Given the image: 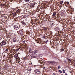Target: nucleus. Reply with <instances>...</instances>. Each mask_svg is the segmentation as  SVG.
Listing matches in <instances>:
<instances>
[{"mask_svg":"<svg viewBox=\"0 0 75 75\" xmlns=\"http://www.w3.org/2000/svg\"><path fill=\"white\" fill-rule=\"evenodd\" d=\"M56 14H57V12H54L53 13V14L52 15V16L53 17H54V16H55V15H56Z\"/></svg>","mask_w":75,"mask_h":75,"instance_id":"15","label":"nucleus"},{"mask_svg":"<svg viewBox=\"0 0 75 75\" xmlns=\"http://www.w3.org/2000/svg\"><path fill=\"white\" fill-rule=\"evenodd\" d=\"M67 60L68 61H70V62H71V59H69L68 58H67Z\"/></svg>","mask_w":75,"mask_h":75,"instance_id":"21","label":"nucleus"},{"mask_svg":"<svg viewBox=\"0 0 75 75\" xmlns=\"http://www.w3.org/2000/svg\"><path fill=\"white\" fill-rule=\"evenodd\" d=\"M54 30L57 31H59V28L58 27H57L54 29Z\"/></svg>","mask_w":75,"mask_h":75,"instance_id":"7","label":"nucleus"},{"mask_svg":"<svg viewBox=\"0 0 75 75\" xmlns=\"http://www.w3.org/2000/svg\"><path fill=\"white\" fill-rule=\"evenodd\" d=\"M32 49L31 48H30L29 49V52L30 53L31 52Z\"/></svg>","mask_w":75,"mask_h":75,"instance_id":"17","label":"nucleus"},{"mask_svg":"<svg viewBox=\"0 0 75 75\" xmlns=\"http://www.w3.org/2000/svg\"><path fill=\"white\" fill-rule=\"evenodd\" d=\"M41 39H40V38L38 39L37 41V43H38V44H39V43H40L41 42Z\"/></svg>","mask_w":75,"mask_h":75,"instance_id":"6","label":"nucleus"},{"mask_svg":"<svg viewBox=\"0 0 75 75\" xmlns=\"http://www.w3.org/2000/svg\"><path fill=\"white\" fill-rule=\"evenodd\" d=\"M6 44V42L5 40H3L2 41L0 44L1 46L5 45Z\"/></svg>","mask_w":75,"mask_h":75,"instance_id":"2","label":"nucleus"},{"mask_svg":"<svg viewBox=\"0 0 75 75\" xmlns=\"http://www.w3.org/2000/svg\"><path fill=\"white\" fill-rule=\"evenodd\" d=\"M19 11H20V9H18L16 11V13H18V12H19Z\"/></svg>","mask_w":75,"mask_h":75,"instance_id":"30","label":"nucleus"},{"mask_svg":"<svg viewBox=\"0 0 75 75\" xmlns=\"http://www.w3.org/2000/svg\"><path fill=\"white\" fill-rule=\"evenodd\" d=\"M14 29L16 30H19L20 29L18 28V27L17 25H15L14 26Z\"/></svg>","mask_w":75,"mask_h":75,"instance_id":"5","label":"nucleus"},{"mask_svg":"<svg viewBox=\"0 0 75 75\" xmlns=\"http://www.w3.org/2000/svg\"><path fill=\"white\" fill-rule=\"evenodd\" d=\"M58 72H60V73H62V71L61 70H59L58 71Z\"/></svg>","mask_w":75,"mask_h":75,"instance_id":"22","label":"nucleus"},{"mask_svg":"<svg viewBox=\"0 0 75 75\" xmlns=\"http://www.w3.org/2000/svg\"><path fill=\"white\" fill-rule=\"evenodd\" d=\"M27 58L26 57H25L24 58V59H26Z\"/></svg>","mask_w":75,"mask_h":75,"instance_id":"34","label":"nucleus"},{"mask_svg":"<svg viewBox=\"0 0 75 75\" xmlns=\"http://www.w3.org/2000/svg\"><path fill=\"white\" fill-rule=\"evenodd\" d=\"M60 67H61V66L60 65L58 66L57 69H59V68H60Z\"/></svg>","mask_w":75,"mask_h":75,"instance_id":"23","label":"nucleus"},{"mask_svg":"<svg viewBox=\"0 0 75 75\" xmlns=\"http://www.w3.org/2000/svg\"><path fill=\"white\" fill-rule=\"evenodd\" d=\"M14 57L16 58V59H18V54H16L14 56Z\"/></svg>","mask_w":75,"mask_h":75,"instance_id":"10","label":"nucleus"},{"mask_svg":"<svg viewBox=\"0 0 75 75\" xmlns=\"http://www.w3.org/2000/svg\"><path fill=\"white\" fill-rule=\"evenodd\" d=\"M27 45V44H25V46H26Z\"/></svg>","mask_w":75,"mask_h":75,"instance_id":"40","label":"nucleus"},{"mask_svg":"<svg viewBox=\"0 0 75 75\" xmlns=\"http://www.w3.org/2000/svg\"><path fill=\"white\" fill-rule=\"evenodd\" d=\"M43 29L44 30H47V28L45 27H44Z\"/></svg>","mask_w":75,"mask_h":75,"instance_id":"25","label":"nucleus"},{"mask_svg":"<svg viewBox=\"0 0 75 75\" xmlns=\"http://www.w3.org/2000/svg\"><path fill=\"white\" fill-rule=\"evenodd\" d=\"M60 51H61L62 52V51H64V49H60Z\"/></svg>","mask_w":75,"mask_h":75,"instance_id":"31","label":"nucleus"},{"mask_svg":"<svg viewBox=\"0 0 75 75\" xmlns=\"http://www.w3.org/2000/svg\"><path fill=\"white\" fill-rule=\"evenodd\" d=\"M44 64L45 63V61L44 60H41L40 61V64H42V63Z\"/></svg>","mask_w":75,"mask_h":75,"instance_id":"14","label":"nucleus"},{"mask_svg":"<svg viewBox=\"0 0 75 75\" xmlns=\"http://www.w3.org/2000/svg\"><path fill=\"white\" fill-rule=\"evenodd\" d=\"M47 62H48V63H49V64H51V63H52V62L51 61H47Z\"/></svg>","mask_w":75,"mask_h":75,"instance_id":"19","label":"nucleus"},{"mask_svg":"<svg viewBox=\"0 0 75 75\" xmlns=\"http://www.w3.org/2000/svg\"><path fill=\"white\" fill-rule=\"evenodd\" d=\"M23 18H26L25 17V16H23Z\"/></svg>","mask_w":75,"mask_h":75,"instance_id":"33","label":"nucleus"},{"mask_svg":"<svg viewBox=\"0 0 75 75\" xmlns=\"http://www.w3.org/2000/svg\"><path fill=\"white\" fill-rule=\"evenodd\" d=\"M65 3H66V4H69V2H68V1H67Z\"/></svg>","mask_w":75,"mask_h":75,"instance_id":"28","label":"nucleus"},{"mask_svg":"<svg viewBox=\"0 0 75 75\" xmlns=\"http://www.w3.org/2000/svg\"><path fill=\"white\" fill-rule=\"evenodd\" d=\"M45 35H47V34L45 33L44 35V36H43L42 38H45V37H46L47 36V35L46 36Z\"/></svg>","mask_w":75,"mask_h":75,"instance_id":"16","label":"nucleus"},{"mask_svg":"<svg viewBox=\"0 0 75 75\" xmlns=\"http://www.w3.org/2000/svg\"><path fill=\"white\" fill-rule=\"evenodd\" d=\"M38 52V51L37 50H35L33 52V53L34 54H37Z\"/></svg>","mask_w":75,"mask_h":75,"instance_id":"13","label":"nucleus"},{"mask_svg":"<svg viewBox=\"0 0 75 75\" xmlns=\"http://www.w3.org/2000/svg\"><path fill=\"white\" fill-rule=\"evenodd\" d=\"M34 72L36 74H40V70L38 69H36L34 71Z\"/></svg>","mask_w":75,"mask_h":75,"instance_id":"3","label":"nucleus"},{"mask_svg":"<svg viewBox=\"0 0 75 75\" xmlns=\"http://www.w3.org/2000/svg\"><path fill=\"white\" fill-rule=\"evenodd\" d=\"M1 40H2V38H0V41H1Z\"/></svg>","mask_w":75,"mask_h":75,"instance_id":"37","label":"nucleus"},{"mask_svg":"<svg viewBox=\"0 0 75 75\" xmlns=\"http://www.w3.org/2000/svg\"><path fill=\"white\" fill-rule=\"evenodd\" d=\"M39 62H40V63H41V60H39L38 61Z\"/></svg>","mask_w":75,"mask_h":75,"instance_id":"35","label":"nucleus"},{"mask_svg":"<svg viewBox=\"0 0 75 75\" xmlns=\"http://www.w3.org/2000/svg\"><path fill=\"white\" fill-rule=\"evenodd\" d=\"M49 41L48 40H47L45 41V43L46 44H47V42H48Z\"/></svg>","mask_w":75,"mask_h":75,"instance_id":"27","label":"nucleus"},{"mask_svg":"<svg viewBox=\"0 0 75 75\" xmlns=\"http://www.w3.org/2000/svg\"><path fill=\"white\" fill-rule=\"evenodd\" d=\"M62 71H63V74H64V73H65V71L64 69H63Z\"/></svg>","mask_w":75,"mask_h":75,"instance_id":"24","label":"nucleus"},{"mask_svg":"<svg viewBox=\"0 0 75 75\" xmlns=\"http://www.w3.org/2000/svg\"><path fill=\"white\" fill-rule=\"evenodd\" d=\"M26 21H27V20H24L21 21V23L23 24V25H25L26 24Z\"/></svg>","mask_w":75,"mask_h":75,"instance_id":"4","label":"nucleus"},{"mask_svg":"<svg viewBox=\"0 0 75 75\" xmlns=\"http://www.w3.org/2000/svg\"><path fill=\"white\" fill-rule=\"evenodd\" d=\"M28 71H31V70H28Z\"/></svg>","mask_w":75,"mask_h":75,"instance_id":"38","label":"nucleus"},{"mask_svg":"<svg viewBox=\"0 0 75 75\" xmlns=\"http://www.w3.org/2000/svg\"><path fill=\"white\" fill-rule=\"evenodd\" d=\"M4 5H5V4H2L0 5V6L2 7H3V6H4Z\"/></svg>","mask_w":75,"mask_h":75,"instance_id":"18","label":"nucleus"},{"mask_svg":"<svg viewBox=\"0 0 75 75\" xmlns=\"http://www.w3.org/2000/svg\"><path fill=\"white\" fill-rule=\"evenodd\" d=\"M13 42H16L17 41V38H16V37H15L13 38Z\"/></svg>","mask_w":75,"mask_h":75,"instance_id":"11","label":"nucleus"},{"mask_svg":"<svg viewBox=\"0 0 75 75\" xmlns=\"http://www.w3.org/2000/svg\"><path fill=\"white\" fill-rule=\"evenodd\" d=\"M17 33H18V34H19L20 35H23V30L21 29H19V30H18Z\"/></svg>","mask_w":75,"mask_h":75,"instance_id":"1","label":"nucleus"},{"mask_svg":"<svg viewBox=\"0 0 75 75\" xmlns=\"http://www.w3.org/2000/svg\"><path fill=\"white\" fill-rule=\"evenodd\" d=\"M47 35H45V36H47Z\"/></svg>","mask_w":75,"mask_h":75,"instance_id":"41","label":"nucleus"},{"mask_svg":"<svg viewBox=\"0 0 75 75\" xmlns=\"http://www.w3.org/2000/svg\"><path fill=\"white\" fill-rule=\"evenodd\" d=\"M14 51H15V50L11 49L10 50V53H13H13H14Z\"/></svg>","mask_w":75,"mask_h":75,"instance_id":"9","label":"nucleus"},{"mask_svg":"<svg viewBox=\"0 0 75 75\" xmlns=\"http://www.w3.org/2000/svg\"><path fill=\"white\" fill-rule=\"evenodd\" d=\"M63 3V1H61L60 2V4H62Z\"/></svg>","mask_w":75,"mask_h":75,"instance_id":"29","label":"nucleus"},{"mask_svg":"<svg viewBox=\"0 0 75 75\" xmlns=\"http://www.w3.org/2000/svg\"><path fill=\"white\" fill-rule=\"evenodd\" d=\"M25 2H28L30 1V0H25Z\"/></svg>","mask_w":75,"mask_h":75,"instance_id":"26","label":"nucleus"},{"mask_svg":"<svg viewBox=\"0 0 75 75\" xmlns=\"http://www.w3.org/2000/svg\"><path fill=\"white\" fill-rule=\"evenodd\" d=\"M5 51H8V49H6V50H5Z\"/></svg>","mask_w":75,"mask_h":75,"instance_id":"36","label":"nucleus"},{"mask_svg":"<svg viewBox=\"0 0 75 75\" xmlns=\"http://www.w3.org/2000/svg\"><path fill=\"white\" fill-rule=\"evenodd\" d=\"M23 44H25V41L24 40L23 41Z\"/></svg>","mask_w":75,"mask_h":75,"instance_id":"32","label":"nucleus"},{"mask_svg":"<svg viewBox=\"0 0 75 75\" xmlns=\"http://www.w3.org/2000/svg\"><path fill=\"white\" fill-rule=\"evenodd\" d=\"M32 57L33 58H36L37 57V54H33L32 55Z\"/></svg>","mask_w":75,"mask_h":75,"instance_id":"12","label":"nucleus"},{"mask_svg":"<svg viewBox=\"0 0 75 75\" xmlns=\"http://www.w3.org/2000/svg\"><path fill=\"white\" fill-rule=\"evenodd\" d=\"M12 14L13 15V16H14L16 15V12H14V13H12Z\"/></svg>","mask_w":75,"mask_h":75,"instance_id":"20","label":"nucleus"},{"mask_svg":"<svg viewBox=\"0 0 75 75\" xmlns=\"http://www.w3.org/2000/svg\"><path fill=\"white\" fill-rule=\"evenodd\" d=\"M35 5V3H32L30 4V6H31V7H34V6Z\"/></svg>","mask_w":75,"mask_h":75,"instance_id":"8","label":"nucleus"},{"mask_svg":"<svg viewBox=\"0 0 75 75\" xmlns=\"http://www.w3.org/2000/svg\"><path fill=\"white\" fill-rule=\"evenodd\" d=\"M45 69V67H43V69Z\"/></svg>","mask_w":75,"mask_h":75,"instance_id":"39","label":"nucleus"}]
</instances>
